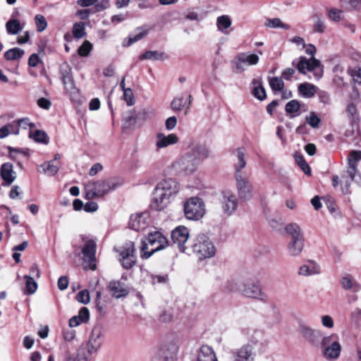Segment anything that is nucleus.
I'll use <instances>...</instances> for the list:
<instances>
[{
  "label": "nucleus",
  "instance_id": "1",
  "mask_svg": "<svg viewBox=\"0 0 361 361\" xmlns=\"http://www.w3.org/2000/svg\"><path fill=\"white\" fill-rule=\"evenodd\" d=\"M179 189L178 183L173 178L159 181L152 192L150 209L157 212L164 211L171 203V198L178 194Z\"/></svg>",
  "mask_w": 361,
  "mask_h": 361
},
{
  "label": "nucleus",
  "instance_id": "2",
  "mask_svg": "<svg viewBox=\"0 0 361 361\" xmlns=\"http://www.w3.org/2000/svg\"><path fill=\"white\" fill-rule=\"evenodd\" d=\"M123 185V180L116 177L90 182L85 186V199L102 197Z\"/></svg>",
  "mask_w": 361,
  "mask_h": 361
},
{
  "label": "nucleus",
  "instance_id": "3",
  "mask_svg": "<svg viewBox=\"0 0 361 361\" xmlns=\"http://www.w3.org/2000/svg\"><path fill=\"white\" fill-rule=\"evenodd\" d=\"M168 245V240L160 232L150 233L142 240L140 257L148 259L154 253L164 249Z\"/></svg>",
  "mask_w": 361,
  "mask_h": 361
},
{
  "label": "nucleus",
  "instance_id": "4",
  "mask_svg": "<svg viewBox=\"0 0 361 361\" xmlns=\"http://www.w3.org/2000/svg\"><path fill=\"white\" fill-rule=\"evenodd\" d=\"M179 343L178 336L174 334L168 336L157 349L153 361H176Z\"/></svg>",
  "mask_w": 361,
  "mask_h": 361
},
{
  "label": "nucleus",
  "instance_id": "5",
  "mask_svg": "<svg viewBox=\"0 0 361 361\" xmlns=\"http://www.w3.org/2000/svg\"><path fill=\"white\" fill-rule=\"evenodd\" d=\"M155 115V110L146 107L140 110L133 109L129 112L124 122L125 128H135L142 126L145 121L150 120Z\"/></svg>",
  "mask_w": 361,
  "mask_h": 361
},
{
  "label": "nucleus",
  "instance_id": "6",
  "mask_svg": "<svg viewBox=\"0 0 361 361\" xmlns=\"http://www.w3.org/2000/svg\"><path fill=\"white\" fill-rule=\"evenodd\" d=\"M198 165V159L194 154L186 153L177 159L172 167L178 174L188 176L197 170Z\"/></svg>",
  "mask_w": 361,
  "mask_h": 361
},
{
  "label": "nucleus",
  "instance_id": "7",
  "mask_svg": "<svg viewBox=\"0 0 361 361\" xmlns=\"http://www.w3.org/2000/svg\"><path fill=\"white\" fill-rule=\"evenodd\" d=\"M192 248L200 259L212 257L216 252L213 243L204 234H200L195 238Z\"/></svg>",
  "mask_w": 361,
  "mask_h": 361
},
{
  "label": "nucleus",
  "instance_id": "8",
  "mask_svg": "<svg viewBox=\"0 0 361 361\" xmlns=\"http://www.w3.org/2000/svg\"><path fill=\"white\" fill-rule=\"evenodd\" d=\"M184 213L188 219L200 220L205 214L204 202L197 197H190L184 204Z\"/></svg>",
  "mask_w": 361,
  "mask_h": 361
},
{
  "label": "nucleus",
  "instance_id": "9",
  "mask_svg": "<svg viewBox=\"0 0 361 361\" xmlns=\"http://www.w3.org/2000/svg\"><path fill=\"white\" fill-rule=\"evenodd\" d=\"M323 349V355L327 359H337L341 351V345L338 341V337L335 334L323 337L321 343Z\"/></svg>",
  "mask_w": 361,
  "mask_h": 361
},
{
  "label": "nucleus",
  "instance_id": "10",
  "mask_svg": "<svg viewBox=\"0 0 361 361\" xmlns=\"http://www.w3.org/2000/svg\"><path fill=\"white\" fill-rule=\"evenodd\" d=\"M236 190L240 200L246 202L252 199L253 186L245 173L235 174Z\"/></svg>",
  "mask_w": 361,
  "mask_h": 361
},
{
  "label": "nucleus",
  "instance_id": "11",
  "mask_svg": "<svg viewBox=\"0 0 361 361\" xmlns=\"http://www.w3.org/2000/svg\"><path fill=\"white\" fill-rule=\"evenodd\" d=\"M96 250L97 244L94 240L87 239L84 240V245L82 248V266L85 270L91 269L95 270L97 268L96 264Z\"/></svg>",
  "mask_w": 361,
  "mask_h": 361
},
{
  "label": "nucleus",
  "instance_id": "12",
  "mask_svg": "<svg viewBox=\"0 0 361 361\" xmlns=\"http://www.w3.org/2000/svg\"><path fill=\"white\" fill-rule=\"evenodd\" d=\"M241 335L248 341V343L252 345H259L265 347L269 343L268 336L261 329H255L251 326H246L241 329Z\"/></svg>",
  "mask_w": 361,
  "mask_h": 361
},
{
  "label": "nucleus",
  "instance_id": "13",
  "mask_svg": "<svg viewBox=\"0 0 361 361\" xmlns=\"http://www.w3.org/2000/svg\"><path fill=\"white\" fill-rule=\"evenodd\" d=\"M259 57L250 52H241L238 54L232 63L236 73H242L245 71V66H255L258 63Z\"/></svg>",
  "mask_w": 361,
  "mask_h": 361
},
{
  "label": "nucleus",
  "instance_id": "14",
  "mask_svg": "<svg viewBox=\"0 0 361 361\" xmlns=\"http://www.w3.org/2000/svg\"><path fill=\"white\" fill-rule=\"evenodd\" d=\"M240 293L245 297L266 301L267 295L262 292L260 286L257 283L248 281L241 285L239 288Z\"/></svg>",
  "mask_w": 361,
  "mask_h": 361
},
{
  "label": "nucleus",
  "instance_id": "15",
  "mask_svg": "<svg viewBox=\"0 0 361 361\" xmlns=\"http://www.w3.org/2000/svg\"><path fill=\"white\" fill-rule=\"evenodd\" d=\"M298 332L306 341L314 345H317L319 339L322 337V332L320 330L312 329L305 323L299 324Z\"/></svg>",
  "mask_w": 361,
  "mask_h": 361
},
{
  "label": "nucleus",
  "instance_id": "16",
  "mask_svg": "<svg viewBox=\"0 0 361 361\" xmlns=\"http://www.w3.org/2000/svg\"><path fill=\"white\" fill-rule=\"evenodd\" d=\"M189 238L188 229L185 226H178L171 232L173 243L176 245L179 250L185 252L187 247L185 245Z\"/></svg>",
  "mask_w": 361,
  "mask_h": 361
},
{
  "label": "nucleus",
  "instance_id": "17",
  "mask_svg": "<svg viewBox=\"0 0 361 361\" xmlns=\"http://www.w3.org/2000/svg\"><path fill=\"white\" fill-rule=\"evenodd\" d=\"M233 361H254L255 352L252 345L246 343L232 351Z\"/></svg>",
  "mask_w": 361,
  "mask_h": 361
},
{
  "label": "nucleus",
  "instance_id": "18",
  "mask_svg": "<svg viewBox=\"0 0 361 361\" xmlns=\"http://www.w3.org/2000/svg\"><path fill=\"white\" fill-rule=\"evenodd\" d=\"M221 204L224 212L227 215H231L238 207V200L235 195L229 190L221 192Z\"/></svg>",
  "mask_w": 361,
  "mask_h": 361
},
{
  "label": "nucleus",
  "instance_id": "19",
  "mask_svg": "<svg viewBox=\"0 0 361 361\" xmlns=\"http://www.w3.org/2000/svg\"><path fill=\"white\" fill-rule=\"evenodd\" d=\"M60 73L65 90L69 93H74L76 88L72 76L71 68L67 63H63L60 66Z\"/></svg>",
  "mask_w": 361,
  "mask_h": 361
},
{
  "label": "nucleus",
  "instance_id": "20",
  "mask_svg": "<svg viewBox=\"0 0 361 361\" xmlns=\"http://www.w3.org/2000/svg\"><path fill=\"white\" fill-rule=\"evenodd\" d=\"M320 66V61L314 57L307 59L304 56H301L297 64L298 71L302 74L306 73L307 71H314Z\"/></svg>",
  "mask_w": 361,
  "mask_h": 361
},
{
  "label": "nucleus",
  "instance_id": "21",
  "mask_svg": "<svg viewBox=\"0 0 361 361\" xmlns=\"http://www.w3.org/2000/svg\"><path fill=\"white\" fill-rule=\"evenodd\" d=\"M148 214L147 213L136 214L130 216L129 225L135 231L144 230L148 225Z\"/></svg>",
  "mask_w": 361,
  "mask_h": 361
},
{
  "label": "nucleus",
  "instance_id": "22",
  "mask_svg": "<svg viewBox=\"0 0 361 361\" xmlns=\"http://www.w3.org/2000/svg\"><path fill=\"white\" fill-rule=\"evenodd\" d=\"M196 361H218V359L211 346L203 345L197 350Z\"/></svg>",
  "mask_w": 361,
  "mask_h": 361
},
{
  "label": "nucleus",
  "instance_id": "23",
  "mask_svg": "<svg viewBox=\"0 0 361 361\" xmlns=\"http://www.w3.org/2000/svg\"><path fill=\"white\" fill-rule=\"evenodd\" d=\"M305 247V238L290 240L287 245V252L290 257H298Z\"/></svg>",
  "mask_w": 361,
  "mask_h": 361
},
{
  "label": "nucleus",
  "instance_id": "24",
  "mask_svg": "<svg viewBox=\"0 0 361 361\" xmlns=\"http://www.w3.org/2000/svg\"><path fill=\"white\" fill-rule=\"evenodd\" d=\"M0 176L7 185H11L16 178L13 164L8 162L3 164L0 169Z\"/></svg>",
  "mask_w": 361,
  "mask_h": 361
},
{
  "label": "nucleus",
  "instance_id": "25",
  "mask_svg": "<svg viewBox=\"0 0 361 361\" xmlns=\"http://www.w3.org/2000/svg\"><path fill=\"white\" fill-rule=\"evenodd\" d=\"M250 85L252 94L255 98L260 101L267 98V93L263 86L262 78H254Z\"/></svg>",
  "mask_w": 361,
  "mask_h": 361
},
{
  "label": "nucleus",
  "instance_id": "26",
  "mask_svg": "<svg viewBox=\"0 0 361 361\" xmlns=\"http://www.w3.org/2000/svg\"><path fill=\"white\" fill-rule=\"evenodd\" d=\"M108 288L111 295L116 298L125 297L128 294V290L123 283L119 281H112L109 283Z\"/></svg>",
  "mask_w": 361,
  "mask_h": 361
},
{
  "label": "nucleus",
  "instance_id": "27",
  "mask_svg": "<svg viewBox=\"0 0 361 361\" xmlns=\"http://www.w3.org/2000/svg\"><path fill=\"white\" fill-rule=\"evenodd\" d=\"M178 142V137L176 134L171 133L168 135H165L163 133H158L157 135L156 146L159 149L176 144Z\"/></svg>",
  "mask_w": 361,
  "mask_h": 361
},
{
  "label": "nucleus",
  "instance_id": "28",
  "mask_svg": "<svg viewBox=\"0 0 361 361\" xmlns=\"http://www.w3.org/2000/svg\"><path fill=\"white\" fill-rule=\"evenodd\" d=\"M310 264H302L298 270V274L301 276H309L319 274L321 272L320 267L315 262L310 260Z\"/></svg>",
  "mask_w": 361,
  "mask_h": 361
},
{
  "label": "nucleus",
  "instance_id": "29",
  "mask_svg": "<svg viewBox=\"0 0 361 361\" xmlns=\"http://www.w3.org/2000/svg\"><path fill=\"white\" fill-rule=\"evenodd\" d=\"M285 230L288 234L291 236L290 240L304 238V233L300 226L295 223L288 224Z\"/></svg>",
  "mask_w": 361,
  "mask_h": 361
},
{
  "label": "nucleus",
  "instance_id": "30",
  "mask_svg": "<svg viewBox=\"0 0 361 361\" xmlns=\"http://www.w3.org/2000/svg\"><path fill=\"white\" fill-rule=\"evenodd\" d=\"M233 154L237 158V160L234 164L235 174L242 173L241 170L246 166L245 152L242 149L238 148L233 152Z\"/></svg>",
  "mask_w": 361,
  "mask_h": 361
},
{
  "label": "nucleus",
  "instance_id": "31",
  "mask_svg": "<svg viewBox=\"0 0 361 361\" xmlns=\"http://www.w3.org/2000/svg\"><path fill=\"white\" fill-rule=\"evenodd\" d=\"M168 59L167 54L162 51H147L140 56V60L164 61Z\"/></svg>",
  "mask_w": 361,
  "mask_h": 361
},
{
  "label": "nucleus",
  "instance_id": "32",
  "mask_svg": "<svg viewBox=\"0 0 361 361\" xmlns=\"http://www.w3.org/2000/svg\"><path fill=\"white\" fill-rule=\"evenodd\" d=\"M40 168L43 173L54 176L59 170L60 162L55 163V161H45L40 166Z\"/></svg>",
  "mask_w": 361,
  "mask_h": 361
},
{
  "label": "nucleus",
  "instance_id": "33",
  "mask_svg": "<svg viewBox=\"0 0 361 361\" xmlns=\"http://www.w3.org/2000/svg\"><path fill=\"white\" fill-rule=\"evenodd\" d=\"M6 29L9 35H16L23 29V25L18 19H10L6 23Z\"/></svg>",
  "mask_w": 361,
  "mask_h": 361
},
{
  "label": "nucleus",
  "instance_id": "34",
  "mask_svg": "<svg viewBox=\"0 0 361 361\" xmlns=\"http://www.w3.org/2000/svg\"><path fill=\"white\" fill-rule=\"evenodd\" d=\"M300 94L307 98L312 97L316 93V87L310 83L305 82L298 86Z\"/></svg>",
  "mask_w": 361,
  "mask_h": 361
},
{
  "label": "nucleus",
  "instance_id": "35",
  "mask_svg": "<svg viewBox=\"0 0 361 361\" xmlns=\"http://www.w3.org/2000/svg\"><path fill=\"white\" fill-rule=\"evenodd\" d=\"M25 54L24 50L15 47L6 51L4 53V58L7 61H14L21 59Z\"/></svg>",
  "mask_w": 361,
  "mask_h": 361
},
{
  "label": "nucleus",
  "instance_id": "36",
  "mask_svg": "<svg viewBox=\"0 0 361 361\" xmlns=\"http://www.w3.org/2000/svg\"><path fill=\"white\" fill-rule=\"evenodd\" d=\"M101 331L99 329H93L88 341V345L92 346L93 351H97V348L100 346L101 342L99 341L101 336Z\"/></svg>",
  "mask_w": 361,
  "mask_h": 361
},
{
  "label": "nucleus",
  "instance_id": "37",
  "mask_svg": "<svg viewBox=\"0 0 361 361\" xmlns=\"http://www.w3.org/2000/svg\"><path fill=\"white\" fill-rule=\"evenodd\" d=\"M120 256L133 257L135 255V244L132 241L126 242L119 250Z\"/></svg>",
  "mask_w": 361,
  "mask_h": 361
},
{
  "label": "nucleus",
  "instance_id": "38",
  "mask_svg": "<svg viewBox=\"0 0 361 361\" xmlns=\"http://www.w3.org/2000/svg\"><path fill=\"white\" fill-rule=\"evenodd\" d=\"M300 108V102L296 99H293L286 104L285 106V110L286 113L291 114V118H293L300 114V113L298 112Z\"/></svg>",
  "mask_w": 361,
  "mask_h": 361
},
{
  "label": "nucleus",
  "instance_id": "39",
  "mask_svg": "<svg viewBox=\"0 0 361 361\" xmlns=\"http://www.w3.org/2000/svg\"><path fill=\"white\" fill-rule=\"evenodd\" d=\"M188 153L190 154H194L195 157L198 159L200 162L201 159H206L209 157V152L205 146L197 145L190 152Z\"/></svg>",
  "mask_w": 361,
  "mask_h": 361
},
{
  "label": "nucleus",
  "instance_id": "40",
  "mask_svg": "<svg viewBox=\"0 0 361 361\" xmlns=\"http://www.w3.org/2000/svg\"><path fill=\"white\" fill-rule=\"evenodd\" d=\"M265 25L271 28H282L284 30H289L290 25L283 23L280 18H268L265 22Z\"/></svg>",
  "mask_w": 361,
  "mask_h": 361
},
{
  "label": "nucleus",
  "instance_id": "41",
  "mask_svg": "<svg viewBox=\"0 0 361 361\" xmlns=\"http://www.w3.org/2000/svg\"><path fill=\"white\" fill-rule=\"evenodd\" d=\"M341 283L343 288H344L345 290L354 289L356 290L360 288L357 283L349 275H346V276L342 277V279L341 280Z\"/></svg>",
  "mask_w": 361,
  "mask_h": 361
},
{
  "label": "nucleus",
  "instance_id": "42",
  "mask_svg": "<svg viewBox=\"0 0 361 361\" xmlns=\"http://www.w3.org/2000/svg\"><path fill=\"white\" fill-rule=\"evenodd\" d=\"M30 137L35 142L42 144H48L49 137L47 134L41 130H36L33 133H30Z\"/></svg>",
  "mask_w": 361,
  "mask_h": 361
},
{
  "label": "nucleus",
  "instance_id": "43",
  "mask_svg": "<svg viewBox=\"0 0 361 361\" xmlns=\"http://www.w3.org/2000/svg\"><path fill=\"white\" fill-rule=\"evenodd\" d=\"M268 81L271 89L274 92L281 91L284 87L283 80L279 77H268Z\"/></svg>",
  "mask_w": 361,
  "mask_h": 361
},
{
  "label": "nucleus",
  "instance_id": "44",
  "mask_svg": "<svg viewBox=\"0 0 361 361\" xmlns=\"http://www.w3.org/2000/svg\"><path fill=\"white\" fill-rule=\"evenodd\" d=\"M231 25V19L227 15L221 16L217 18L216 26L218 30L224 32V30L228 29Z\"/></svg>",
  "mask_w": 361,
  "mask_h": 361
},
{
  "label": "nucleus",
  "instance_id": "45",
  "mask_svg": "<svg viewBox=\"0 0 361 361\" xmlns=\"http://www.w3.org/2000/svg\"><path fill=\"white\" fill-rule=\"evenodd\" d=\"M10 133L18 135V129L13 122L0 128V139L6 137Z\"/></svg>",
  "mask_w": 361,
  "mask_h": 361
},
{
  "label": "nucleus",
  "instance_id": "46",
  "mask_svg": "<svg viewBox=\"0 0 361 361\" xmlns=\"http://www.w3.org/2000/svg\"><path fill=\"white\" fill-rule=\"evenodd\" d=\"M295 161L298 164V165L300 167L302 171L307 174H311V169L308 164L305 160L303 156L301 154L296 153L294 156Z\"/></svg>",
  "mask_w": 361,
  "mask_h": 361
},
{
  "label": "nucleus",
  "instance_id": "47",
  "mask_svg": "<svg viewBox=\"0 0 361 361\" xmlns=\"http://www.w3.org/2000/svg\"><path fill=\"white\" fill-rule=\"evenodd\" d=\"M312 18L314 20L313 31L314 32L323 33L326 30V25L324 20L317 14H314Z\"/></svg>",
  "mask_w": 361,
  "mask_h": 361
},
{
  "label": "nucleus",
  "instance_id": "48",
  "mask_svg": "<svg viewBox=\"0 0 361 361\" xmlns=\"http://www.w3.org/2000/svg\"><path fill=\"white\" fill-rule=\"evenodd\" d=\"M306 122L313 128H318L321 123V119L316 112L311 111L310 114L306 116Z\"/></svg>",
  "mask_w": 361,
  "mask_h": 361
},
{
  "label": "nucleus",
  "instance_id": "49",
  "mask_svg": "<svg viewBox=\"0 0 361 361\" xmlns=\"http://www.w3.org/2000/svg\"><path fill=\"white\" fill-rule=\"evenodd\" d=\"M25 280V288L27 294H33L37 288V284L34 279L30 276L25 275L24 276Z\"/></svg>",
  "mask_w": 361,
  "mask_h": 361
},
{
  "label": "nucleus",
  "instance_id": "50",
  "mask_svg": "<svg viewBox=\"0 0 361 361\" xmlns=\"http://www.w3.org/2000/svg\"><path fill=\"white\" fill-rule=\"evenodd\" d=\"M72 32L75 38L80 39L83 37L85 35L84 23L82 22L75 23Z\"/></svg>",
  "mask_w": 361,
  "mask_h": 361
},
{
  "label": "nucleus",
  "instance_id": "51",
  "mask_svg": "<svg viewBox=\"0 0 361 361\" xmlns=\"http://www.w3.org/2000/svg\"><path fill=\"white\" fill-rule=\"evenodd\" d=\"M120 262H121L122 267L126 269H131L136 263L137 257H125L120 256Z\"/></svg>",
  "mask_w": 361,
  "mask_h": 361
},
{
  "label": "nucleus",
  "instance_id": "52",
  "mask_svg": "<svg viewBox=\"0 0 361 361\" xmlns=\"http://www.w3.org/2000/svg\"><path fill=\"white\" fill-rule=\"evenodd\" d=\"M14 126H16L18 129V135L20 132V128H23L24 129H27V127L34 128L35 124L30 122L29 118H23L16 121H13Z\"/></svg>",
  "mask_w": 361,
  "mask_h": 361
},
{
  "label": "nucleus",
  "instance_id": "53",
  "mask_svg": "<svg viewBox=\"0 0 361 361\" xmlns=\"http://www.w3.org/2000/svg\"><path fill=\"white\" fill-rule=\"evenodd\" d=\"M35 24L37 26V30L39 32L44 31L47 26V22L42 15H36L35 17Z\"/></svg>",
  "mask_w": 361,
  "mask_h": 361
},
{
  "label": "nucleus",
  "instance_id": "54",
  "mask_svg": "<svg viewBox=\"0 0 361 361\" xmlns=\"http://www.w3.org/2000/svg\"><path fill=\"white\" fill-rule=\"evenodd\" d=\"M92 49V44L88 41H85L78 48V52L80 56H87L90 54Z\"/></svg>",
  "mask_w": 361,
  "mask_h": 361
},
{
  "label": "nucleus",
  "instance_id": "55",
  "mask_svg": "<svg viewBox=\"0 0 361 361\" xmlns=\"http://www.w3.org/2000/svg\"><path fill=\"white\" fill-rule=\"evenodd\" d=\"M123 98L128 106H133L134 104L135 97L131 88L128 87V89L124 90Z\"/></svg>",
  "mask_w": 361,
  "mask_h": 361
},
{
  "label": "nucleus",
  "instance_id": "56",
  "mask_svg": "<svg viewBox=\"0 0 361 361\" xmlns=\"http://www.w3.org/2000/svg\"><path fill=\"white\" fill-rule=\"evenodd\" d=\"M185 101L183 97L174 98L171 103V107L174 111H180L185 106Z\"/></svg>",
  "mask_w": 361,
  "mask_h": 361
},
{
  "label": "nucleus",
  "instance_id": "57",
  "mask_svg": "<svg viewBox=\"0 0 361 361\" xmlns=\"http://www.w3.org/2000/svg\"><path fill=\"white\" fill-rule=\"evenodd\" d=\"M348 73L352 77L355 82L361 83V68L359 67H355L352 69L348 70Z\"/></svg>",
  "mask_w": 361,
  "mask_h": 361
},
{
  "label": "nucleus",
  "instance_id": "58",
  "mask_svg": "<svg viewBox=\"0 0 361 361\" xmlns=\"http://www.w3.org/2000/svg\"><path fill=\"white\" fill-rule=\"evenodd\" d=\"M361 159V152L357 151L350 152L348 158V165H357V162Z\"/></svg>",
  "mask_w": 361,
  "mask_h": 361
},
{
  "label": "nucleus",
  "instance_id": "59",
  "mask_svg": "<svg viewBox=\"0 0 361 361\" xmlns=\"http://www.w3.org/2000/svg\"><path fill=\"white\" fill-rule=\"evenodd\" d=\"M76 299L79 302L87 304L90 300L88 290H83L80 291L76 295Z\"/></svg>",
  "mask_w": 361,
  "mask_h": 361
},
{
  "label": "nucleus",
  "instance_id": "60",
  "mask_svg": "<svg viewBox=\"0 0 361 361\" xmlns=\"http://www.w3.org/2000/svg\"><path fill=\"white\" fill-rule=\"evenodd\" d=\"M177 123V118L176 116H171L168 118L165 121V126L168 130H173Z\"/></svg>",
  "mask_w": 361,
  "mask_h": 361
},
{
  "label": "nucleus",
  "instance_id": "61",
  "mask_svg": "<svg viewBox=\"0 0 361 361\" xmlns=\"http://www.w3.org/2000/svg\"><path fill=\"white\" fill-rule=\"evenodd\" d=\"M322 324L324 326L329 329L333 328L334 325L332 317L329 315L322 317Z\"/></svg>",
  "mask_w": 361,
  "mask_h": 361
},
{
  "label": "nucleus",
  "instance_id": "62",
  "mask_svg": "<svg viewBox=\"0 0 361 361\" xmlns=\"http://www.w3.org/2000/svg\"><path fill=\"white\" fill-rule=\"evenodd\" d=\"M57 286L61 290L66 289L68 286V277L65 276H61L58 280Z\"/></svg>",
  "mask_w": 361,
  "mask_h": 361
},
{
  "label": "nucleus",
  "instance_id": "63",
  "mask_svg": "<svg viewBox=\"0 0 361 361\" xmlns=\"http://www.w3.org/2000/svg\"><path fill=\"white\" fill-rule=\"evenodd\" d=\"M78 317H80L83 323L87 322L90 318V312L87 307H82L79 311Z\"/></svg>",
  "mask_w": 361,
  "mask_h": 361
},
{
  "label": "nucleus",
  "instance_id": "64",
  "mask_svg": "<svg viewBox=\"0 0 361 361\" xmlns=\"http://www.w3.org/2000/svg\"><path fill=\"white\" fill-rule=\"evenodd\" d=\"M357 172V165H348L346 171L347 177L350 179V181L354 180L355 176Z\"/></svg>",
  "mask_w": 361,
  "mask_h": 361
}]
</instances>
